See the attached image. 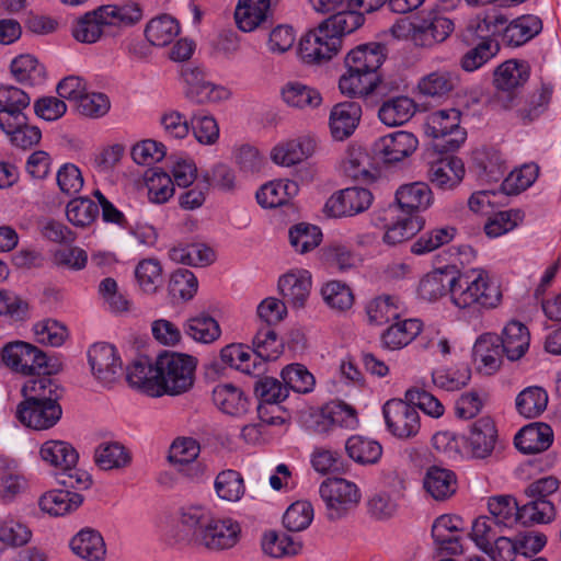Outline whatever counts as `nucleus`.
<instances>
[{"label": "nucleus", "instance_id": "62", "mask_svg": "<svg viewBox=\"0 0 561 561\" xmlns=\"http://www.w3.org/2000/svg\"><path fill=\"white\" fill-rule=\"evenodd\" d=\"M173 261L193 266L208 265L215 260V252L205 244H191L173 248L170 252Z\"/></svg>", "mask_w": 561, "mask_h": 561}, {"label": "nucleus", "instance_id": "42", "mask_svg": "<svg viewBox=\"0 0 561 561\" xmlns=\"http://www.w3.org/2000/svg\"><path fill=\"white\" fill-rule=\"evenodd\" d=\"M94 462L104 471L119 470L129 466L131 455L121 443L105 442L95 448Z\"/></svg>", "mask_w": 561, "mask_h": 561}, {"label": "nucleus", "instance_id": "23", "mask_svg": "<svg viewBox=\"0 0 561 561\" xmlns=\"http://www.w3.org/2000/svg\"><path fill=\"white\" fill-rule=\"evenodd\" d=\"M111 22L100 7L87 12L72 23L71 34L73 38L83 44H94L102 38Z\"/></svg>", "mask_w": 561, "mask_h": 561}, {"label": "nucleus", "instance_id": "27", "mask_svg": "<svg viewBox=\"0 0 561 561\" xmlns=\"http://www.w3.org/2000/svg\"><path fill=\"white\" fill-rule=\"evenodd\" d=\"M362 107L357 102L346 101L333 106L330 113V129L334 139L344 140L358 125Z\"/></svg>", "mask_w": 561, "mask_h": 561}, {"label": "nucleus", "instance_id": "19", "mask_svg": "<svg viewBox=\"0 0 561 561\" xmlns=\"http://www.w3.org/2000/svg\"><path fill=\"white\" fill-rule=\"evenodd\" d=\"M30 95L13 85L0 87V126L10 127V123L24 124V111L30 106Z\"/></svg>", "mask_w": 561, "mask_h": 561}, {"label": "nucleus", "instance_id": "63", "mask_svg": "<svg viewBox=\"0 0 561 561\" xmlns=\"http://www.w3.org/2000/svg\"><path fill=\"white\" fill-rule=\"evenodd\" d=\"M135 275L140 288L148 294H153L161 286L162 267L159 261L146 259L138 263Z\"/></svg>", "mask_w": 561, "mask_h": 561}, {"label": "nucleus", "instance_id": "57", "mask_svg": "<svg viewBox=\"0 0 561 561\" xmlns=\"http://www.w3.org/2000/svg\"><path fill=\"white\" fill-rule=\"evenodd\" d=\"M504 529L494 518L479 516L473 520L469 536L481 551H486L502 536Z\"/></svg>", "mask_w": 561, "mask_h": 561}, {"label": "nucleus", "instance_id": "12", "mask_svg": "<svg viewBox=\"0 0 561 561\" xmlns=\"http://www.w3.org/2000/svg\"><path fill=\"white\" fill-rule=\"evenodd\" d=\"M62 415L59 403L23 400L16 407L15 416L26 427L35 431L51 428Z\"/></svg>", "mask_w": 561, "mask_h": 561}, {"label": "nucleus", "instance_id": "56", "mask_svg": "<svg viewBox=\"0 0 561 561\" xmlns=\"http://www.w3.org/2000/svg\"><path fill=\"white\" fill-rule=\"evenodd\" d=\"M215 490L217 495L224 501H239L245 492L241 473L232 469L219 472L215 479Z\"/></svg>", "mask_w": 561, "mask_h": 561}, {"label": "nucleus", "instance_id": "48", "mask_svg": "<svg viewBox=\"0 0 561 561\" xmlns=\"http://www.w3.org/2000/svg\"><path fill=\"white\" fill-rule=\"evenodd\" d=\"M25 401L58 403L61 397V388L50 375L28 380L21 390Z\"/></svg>", "mask_w": 561, "mask_h": 561}, {"label": "nucleus", "instance_id": "2", "mask_svg": "<svg viewBox=\"0 0 561 561\" xmlns=\"http://www.w3.org/2000/svg\"><path fill=\"white\" fill-rule=\"evenodd\" d=\"M363 13L354 8L342 10L308 32L299 42V55L308 65H321L337 54L342 36L351 34L363 25Z\"/></svg>", "mask_w": 561, "mask_h": 561}, {"label": "nucleus", "instance_id": "18", "mask_svg": "<svg viewBox=\"0 0 561 561\" xmlns=\"http://www.w3.org/2000/svg\"><path fill=\"white\" fill-rule=\"evenodd\" d=\"M416 137L408 131H396L379 138L374 146L375 153L383 162L393 163L412 154L417 148Z\"/></svg>", "mask_w": 561, "mask_h": 561}, {"label": "nucleus", "instance_id": "22", "mask_svg": "<svg viewBox=\"0 0 561 561\" xmlns=\"http://www.w3.org/2000/svg\"><path fill=\"white\" fill-rule=\"evenodd\" d=\"M73 554L84 561H104L106 545L101 533L91 527L80 529L69 541Z\"/></svg>", "mask_w": 561, "mask_h": 561}, {"label": "nucleus", "instance_id": "51", "mask_svg": "<svg viewBox=\"0 0 561 561\" xmlns=\"http://www.w3.org/2000/svg\"><path fill=\"white\" fill-rule=\"evenodd\" d=\"M179 33V23L167 14L152 19L145 28V36L153 46L169 45Z\"/></svg>", "mask_w": 561, "mask_h": 561}, {"label": "nucleus", "instance_id": "3", "mask_svg": "<svg viewBox=\"0 0 561 561\" xmlns=\"http://www.w3.org/2000/svg\"><path fill=\"white\" fill-rule=\"evenodd\" d=\"M197 359L191 355L164 352L157 357L159 397L179 396L194 385Z\"/></svg>", "mask_w": 561, "mask_h": 561}, {"label": "nucleus", "instance_id": "36", "mask_svg": "<svg viewBox=\"0 0 561 561\" xmlns=\"http://www.w3.org/2000/svg\"><path fill=\"white\" fill-rule=\"evenodd\" d=\"M422 331V322L417 319H405L390 325L381 334L382 347L391 351L409 345Z\"/></svg>", "mask_w": 561, "mask_h": 561}, {"label": "nucleus", "instance_id": "35", "mask_svg": "<svg viewBox=\"0 0 561 561\" xmlns=\"http://www.w3.org/2000/svg\"><path fill=\"white\" fill-rule=\"evenodd\" d=\"M505 351L501 346V339L496 334H483L473 345L474 359L482 364L488 374H493L501 367Z\"/></svg>", "mask_w": 561, "mask_h": 561}, {"label": "nucleus", "instance_id": "54", "mask_svg": "<svg viewBox=\"0 0 561 561\" xmlns=\"http://www.w3.org/2000/svg\"><path fill=\"white\" fill-rule=\"evenodd\" d=\"M371 167L370 157L362 148L350 149L342 164L346 176L363 183H368L374 180V175L370 172Z\"/></svg>", "mask_w": 561, "mask_h": 561}, {"label": "nucleus", "instance_id": "16", "mask_svg": "<svg viewBox=\"0 0 561 561\" xmlns=\"http://www.w3.org/2000/svg\"><path fill=\"white\" fill-rule=\"evenodd\" d=\"M240 538L241 526L237 520L216 516L198 548L209 552H221L236 547Z\"/></svg>", "mask_w": 561, "mask_h": 561}, {"label": "nucleus", "instance_id": "7", "mask_svg": "<svg viewBox=\"0 0 561 561\" xmlns=\"http://www.w3.org/2000/svg\"><path fill=\"white\" fill-rule=\"evenodd\" d=\"M461 113L457 108L439 110L427 117V134L440 140L436 146L445 151H455L467 138L460 126Z\"/></svg>", "mask_w": 561, "mask_h": 561}, {"label": "nucleus", "instance_id": "30", "mask_svg": "<svg viewBox=\"0 0 561 561\" xmlns=\"http://www.w3.org/2000/svg\"><path fill=\"white\" fill-rule=\"evenodd\" d=\"M157 369V360L154 364L147 356L140 357L133 362L127 368L126 379L134 388L139 389L149 397H159V377Z\"/></svg>", "mask_w": 561, "mask_h": 561}, {"label": "nucleus", "instance_id": "17", "mask_svg": "<svg viewBox=\"0 0 561 561\" xmlns=\"http://www.w3.org/2000/svg\"><path fill=\"white\" fill-rule=\"evenodd\" d=\"M272 0H239L234 19L243 32H252L272 23Z\"/></svg>", "mask_w": 561, "mask_h": 561}, {"label": "nucleus", "instance_id": "38", "mask_svg": "<svg viewBox=\"0 0 561 561\" xmlns=\"http://www.w3.org/2000/svg\"><path fill=\"white\" fill-rule=\"evenodd\" d=\"M213 401L219 410L232 416L244 414L249 408L243 391L232 383L217 385L213 390Z\"/></svg>", "mask_w": 561, "mask_h": 561}, {"label": "nucleus", "instance_id": "24", "mask_svg": "<svg viewBox=\"0 0 561 561\" xmlns=\"http://www.w3.org/2000/svg\"><path fill=\"white\" fill-rule=\"evenodd\" d=\"M553 442L552 428L542 422L524 426L515 435L516 448L523 454H539L547 450Z\"/></svg>", "mask_w": 561, "mask_h": 561}, {"label": "nucleus", "instance_id": "37", "mask_svg": "<svg viewBox=\"0 0 561 561\" xmlns=\"http://www.w3.org/2000/svg\"><path fill=\"white\" fill-rule=\"evenodd\" d=\"M458 84L459 76L457 71L440 69L421 78L417 90L424 96L440 98L449 94Z\"/></svg>", "mask_w": 561, "mask_h": 561}, {"label": "nucleus", "instance_id": "61", "mask_svg": "<svg viewBox=\"0 0 561 561\" xmlns=\"http://www.w3.org/2000/svg\"><path fill=\"white\" fill-rule=\"evenodd\" d=\"M321 239V230L312 225L301 222L289 230L290 244L299 253L313 250L320 244Z\"/></svg>", "mask_w": 561, "mask_h": 561}, {"label": "nucleus", "instance_id": "47", "mask_svg": "<svg viewBox=\"0 0 561 561\" xmlns=\"http://www.w3.org/2000/svg\"><path fill=\"white\" fill-rule=\"evenodd\" d=\"M43 461L58 468L75 467L79 459L77 450L67 442L64 440H47L39 450Z\"/></svg>", "mask_w": 561, "mask_h": 561}, {"label": "nucleus", "instance_id": "60", "mask_svg": "<svg viewBox=\"0 0 561 561\" xmlns=\"http://www.w3.org/2000/svg\"><path fill=\"white\" fill-rule=\"evenodd\" d=\"M300 549L301 545L287 535L280 536L275 531H268L262 538V550L272 558L296 556Z\"/></svg>", "mask_w": 561, "mask_h": 561}, {"label": "nucleus", "instance_id": "33", "mask_svg": "<svg viewBox=\"0 0 561 561\" xmlns=\"http://www.w3.org/2000/svg\"><path fill=\"white\" fill-rule=\"evenodd\" d=\"M316 149V141L310 137H300L276 146L272 159L280 165H294L308 159Z\"/></svg>", "mask_w": 561, "mask_h": 561}, {"label": "nucleus", "instance_id": "52", "mask_svg": "<svg viewBox=\"0 0 561 561\" xmlns=\"http://www.w3.org/2000/svg\"><path fill=\"white\" fill-rule=\"evenodd\" d=\"M507 19L500 14L495 9L484 12L483 14L477 15L474 20H472L467 31L474 37L481 39V42L485 41H494L493 36L501 32V28L504 24H506Z\"/></svg>", "mask_w": 561, "mask_h": 561}, {"label": "nucleus", "instance_id": "50", "mask_svg": "<svg viewBox=\"0 0 561 561\" xmlns=\"http://www.w3.org/2000/svg\"><path fill=\"white\" fill-rule=\"evenodd\" d=\"M457 234L453 226L435 227L422 233L411 245V252L416 255L433 252L451 242Z\"/></svg>", "mask_w": 561, "mask_h": 561}, {"label": "nucleus", "instance_id": "44", "mask_svg": "<svg viewBox=\"0 0 561 561\" xmlns=\"http://www.w3.org/2000/svg\"><path fill=\"white\" fill-rule=\"evenodd\" d=\"M82 502L83 496L78 492L53 490L41 496L39 507L49 515L62 516L77 510Z\"/></svg>", "mask_w": 561, "mask_h": 561}, {"label": "nucleus", "instance_id": "43", "mask_svg": "<svg viewBox=\"0 0 561 561\" xmlns=\"http://www.w3.org/2000/svg\"><path fill=\"white\" fill-rule=\"evenodd\" d=\"M26 489L27 480L15 461L0 458V496L2 500L12 501Z\"/></svg>", "mask_w": 561, "mask_h": 561}, {"label": "nucleus", "instance_id": "29", "mask_svg": "<svg viewBox=\"0 0 561 561\" xmlns=\"http://www.w3.org/2000/svg\"><path fill=\"white\" fill-rule=\"evenodd\" d=\"M497 438L495 424L490 417H481L477 420L468 436V446L472 457L484 459L494 450Z\"/></svg>", "mask_w": 561, "mask_h": 561}, {"label": "nucleus", "instance_id": "31", "mask_svg": "<svg viewBox=\"0 0 561 561\" xmlns=\"http://www.w3.org/2000/svg\"><path fill=\"white\" fill-rule=\"evenodd\" d=\"M488 508L490 518L500 524L501 527L512 528L515 524H530L527 516H523L522 506L511 495H497L489 499Z\"/></svg>", "mask_w": 561, "mask_h": 561}, {"label": "nucleus", "instance_id": "8", "mask_svg": "<svg viewBox=\"0 0 561 561\" xmlns=\"http://www.w3.org/2000/svg\"><path fill=\"white\" fill-rule=\"evenodd\" d=\"M215 518L214 513L204 505L182 506L178 518V540L198 548Z\"/></svg>", "mask_w": 561, "mask_h": 561}, {"label": "nucleus", "instance_id": "11", "mask_svg": "<svg viewBox=\"0 0 561 561\" xmlns=\"http://www.w3.org/2000/svg\"><path fill=\"white\" fill-rule=\"evenodd\" d=\"M529 79V66L525 61L506 60L494 70L493 83L499 91L497 98L503 106L510 108L514 105L515 91Z\"/></svg>", "mask_w": 561, "mask_h": 561}, {"label": "nucleus", "instance_id": "10", "mask_svg": "<svg viewBox=\"0 0 561 561\" xmlns=\"http://www.w3.org/2000/svg\"><path fill=\"white\" fill-rule=\"evenodd\" d=\"M186 84L185 96L195 104L217 103L229 98V91L206 79L204 70L199 67H186L182 70Z\"/></svg>", "mask_w": 561, "mask_h": 561}, {"label": "nucleus", "instance_id": "32", "mask_svg": "<svg viewBox=\"0 0 561 561\" xmlns=\"http://www.w3.org/2000/svg\"><path fill=\"white\" fill-rule=\"evenodd\" d=\"M416 112L415 102L405 95L392 96L386 100L378 110L379 119L389 127L408 123Z\"/></svg>", "mask_w": 561, "mask_h": 561}, {"label": "nucleus", "instance_id": "34", "mask_svg": "<svg viewBox=\"0 0 561 561\" xmlns=\"http://www.w3.org/2000/svg\"><path fill=\"white\" fill-rule=\"evenodd\" d=\"M455 268L446 267L427 274L419 285V293L422 298L436 300L447 294L453 300V290L455 286Z\"/></svg>", "mask_w": 561, "mask_h": 561}, {"label": "nucleus", "instance_id": "20", "mask_svg": "<svg viewBox=\"0 0 561 561\" xmlns=\"http://www.w3.org/2000/svg\"><path fill=\"white\" fill-rule=\"evenodd\" d=\"M460 518L453 515L438 516L432 526V538L440 553L454 556L462 552L461 538L458 535Z\"/></svg>", "mask_w": 561, "mask_h": 561}, {"label": "nucleus", "instance_id": "1", "mask_svg": "<svg viewBox=\"0 0 561 561\" xmlns=\"http://www.w3.org/2000/svg\"><path fill=\"white\" fill-rule=\"evenodd\" d=\"M386 59V47L380 43L360 44L344 58L346 72L341 76L339 88L351 98L371 93L383 95L386 85L377 71Z\"/></svg>", "mask_w": 561, "mask_h": 561}, {"label": "nucleus", "instance_id": "45", "mask_svg": "<svg viewBox=\"0 0 561 561\" xmlns=\"http://www.w3.org/2000/svg\"><path fill=\"white\" fill-rule=\"evenodd\" d=\"M345 453L356 463L375 465L382 456V446L375 439L353 435L345 442Z\"/></svg>", "mask_w": 561, "mask_h": 561}, {"label": "nucleus", "instance_id": "46", "mask_svg": "<svg viewBox=\"0 0 561 561\" xmlns=\"http://www.w3.org/2000/svg\"><path fill=\"white\" fill-rule=\"evenodd\" d=\"M455 276L451 302L459 309L477 306V297H479L477 294L479 291L478 270H471L462 274L455 270Z\"/></svg>", "mask_w": 561, "mask_h": 561}, {"label": "nucleus", "instance_id": "55", "mask_svg": "<svg viewBox=\"0 0 561 561\" xmlns=\"http://www.w3.org/2000/svg\"><path fill=\"white\" fill-rule=\"evenodd\" d=\"M539 165L526 163L513 170L502 182L501 190L506 195H517L530 187L539 175Z\"/></svg>", "mask_w": 561, "mask_h": 561}, {"label": "nucleus", "instance_id": "9", "mask_svg": "<svg viewBox=\"0 0 561 561\" xmlns=\"http://www.w3.org/2000/svg\"><path fill=\"white\" fill-rule=\"evenodd\" d=\"M388 431L399 439H411L421 430V420L417 410L407 400L392 399L382 408Z\"/></svg>", "mask_w": 561, "mask_h": 561}, {"label": "nucleus", "instance_id": "53", "mask_svg": "<svg viewBox=\"0 0 561 561\" xmlns=\"http://www.w3.org/2000/svg\"><path fill=\"white\" fill-rule=\"evenodd\" d=\"M282 96L286 104L297 108L317 107L322 102V98L316 89L300 82L287 83L282 89Z\"/></svg>", "mask_w": 561, "mask_h": 561}, {"label": "nucleus", "instance_id": "26", "mask_svg": "<svg viewBox=\"0 0 561 561\" xmlns=\"http://www.w3.org/2000/svg\"><path fill=\"white\" fill-rule=\"evenodd\" d=\"M399 208L408 216L427 209L433 203V192L425 182L401 185L396 192Z\"/></svg>", "mask_w": 561, "mask_h": 561}, {"label": "nucleus", "instance_id": "6", "mask_svg": "<svg viewBox=\"0 0 561 561\" xmlns=\"http://www.w3.org/2000/svg\"><path fill=\"white\" fill-rule=\"evenodd\" d=\"M560 488L557 477L548 476L529 483L525 489L528 502L522 505L523 516H527L530 524H547L557 516V508L550 500Z\"/></svg>", "mask_w": 561, "mask_h": 561}, {"label": "nucleus", "instance_id": "13", "mask_svg": "<svg viewBox=\"0 0 561 561\" xmlns=\"http://www.w3.org/2000/svg\"><path fill=\"white\" fill-rule=\"evenodd\" d=\"M373 202V194L363 187H348L333 194L324 205L331 217L353 216L366 210Z\"/></svg>", "mask_w": 561, "mask_h": 561}, {"label": "nucleus", "instance_id": "64", "mask_svg": "<svg viewBox=\"0 0 561 561\" xmlns=\"http://www.w3.org/2000/svg\"><path fill=\"white\" fill-rule=\"evenodd\" d=\"M313 519V507L307 501L293 503L283 516L284 527L289 531H302Z\"/></svg>", "mask_w": 561, "mask_h": 561}, {"label": "nucleus", "instance_id": "28", "mask_svg": "<svg viewBox=\"0 0 561 561\" xmlns=\"http://www.w3.org/2000/svg\"><path fill=\"white\" fill-rule=\"evenodd\" d=\"M423 488L435 501H446L456 493L457 477L454 471L430 466L423 477Z\"/></svg>", "mask_w": 561, "mask_h": 561}, {"label": "nucleus", "instance_id": "41", "mask_svg": "<svg viewBox=\"0 0 561 561\" xmlns=\"http://www.w3.org/2000/svg\"><path fill=\"white\" fill-rule=\"evenodd\" d=\"M298 191L299 186L295 181H273L261 186L256 192V199L262 207L274 208L286 204Z\"/></svg>", "mask_w": 561, "mask_h": 561}, {"label": "nucleus", "instance_id": "39", "mask_svg": "<svg viewBox=\"0 0 561 561\" xmlns=\"http://www.w3.org/2000/svg\"><path fill=\"white\" fill-rule=\"evenodd\" d=\"M501 346L508 360H518L529 347L530 335L526 325L518 321L508 322L503 329Z\"/></svg>", "mask_w": 561, "mask_h": 561}, {"label": "nucleus", "instance_id": "40", "mask_svg": "<svg viewBox=\"0 0 561 561\" xmlns=\"http://www.w3.org/2000/svg\"><path fill=\"white\" fill-rule=\"evenodd\" d=\"M542 30V22L536 15H523L511 22L503 32V42L512 47H518Z\"/></svg>", "mask_w": 561, "mask_h": 561}, {"label": "nucleus", "instance_id": "59", "mask_svg": "<svg viewBox=\"0 0 561 561\" xmlns=\"http://www.w3.org/2000/svg\"><path fill=\"white\" fill-rule=\"evenodd\" d=\"M185 333L202 343H211L220 336V327L210 316L202 313L187 320Z\"/></svg>", "mask_w": 561, "mask_h": 561}, {"label": "nucleus", "instance_id": "15", "mask_svg": "<svg viewBox=\"0 0 561 561\" xmlns=\"http://www.w3.org/2000/svg\"><path fill=\"white\" fill-rule=\"evenodd\" d=\"M89 363L93 375L105 385L113 383L122 373V362L113 345L95 343L89 352Z\"/></svg>", "mask_w": 561, "mask_h": 561}, {"label": "nucleus", "instance_id": "21", "mask_svg": "<svg viewBox=\"0 0 561 561\" xmlns=\"http://www.w3.org/2000/svg\"><path fill=\"white\" fill-rule=\"evenodd\" d=\"M465 173L461 159L449 157L431 163L427 179L437 190L451 191L459 186Z\"/></svg>", "mask_w": 561, "mask_h": 561}, {"label": "nucleus", "instance_id": "4", "mask_svg": "<svg viewBox=\"0 0 561 561\" xmlns=\"http://www.w3.org/2000/svg\"><path fill=\"white\" fill-rule=\"evenodd\" d=\"M1 358L11 370L25 376L53 375L60 369L58 360L51 363L39 348L22 341L7 344L1 351Z\"/></svg>", "mask_w": 561, "mask_h": 561}, {"label": "nucleus", "instance_id": "14", "mask_svg": "<svg viewBox=\"0 0 561 561\" xmlns=\"http://www.w3.org/2000/svg\"><path fill=\"white\" fill-rule=\"evenodd\" d=\"M410 26L412 41L415 45L423 47H431L444 42L454 30L450 19L436 13H431L411 23Z\"/></svg>", "mask_w": 561, "mask_h": 561}, {"label": "nucleus", "instance_id": "49", "mask_svg": "<svg viewBox=\"0 0 561 561\" xmlns=\"http://www.w3.org/2000/svg\"><path fill=\"white\" fill-rule=\"evenodd\" d=\"M548 394L537 386L525 388L515 400L517 412L526 419L538 417L547 409Z\"/></svg>", "mask_w": 561, "mask_h": 561}, {"label": "nucleus", "instance_id": "58", "mask_svg": "<svg viewBox=\"0 0 561 561\" xmlns=\"http://www.w3.org/2000/svg\"><path fill=\"white\" fill-rule=\"evenodd\" d=\"M399 300L390 295L379 296L366 306V313L371 324L381 325L399 318Z\"/></svg>", "mask_w": 561, "mask_h": 561}, {"label": "nucleus", "instance_id": "5", "mask_svg": "<svg viewBox=\"0 0 561 561\" xmlns=\"http://www.w3.org/2000/svg\"><path fill=\"white\" fill-rule=\"evenodd\" d=\"M321 500L325 504V515L331 522L346 517L360 501V492L354 482L344 478H328L319 488Z\"/></svg>", "mask_w": 561, "mask_h": 561}, {"label": "nucleus", "instance_id": "25", "mask_svg": "<svg viewBox=\"0 0 561 561\" xmlns=\"http://www.w3.org/2000/svg\"><path fill=\"white\" fill-rule=\"evenodd\" d=\"M278 289L286 304L302 308L310 294L311 276L308 271H291L278 280Z\"/></svg>", "mask_w": 561, "mask_h": 561}]
</instances>
